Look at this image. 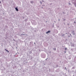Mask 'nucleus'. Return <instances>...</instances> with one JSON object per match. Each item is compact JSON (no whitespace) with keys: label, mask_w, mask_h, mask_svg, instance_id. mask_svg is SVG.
<instances>
[{"label":"nucleus","mask_w":76,"mask_h":76,"mask_svg":"<svg viewBox=\"0 0 76 76\" xmlns=\"http://www.w3.org/2000/svg\"><path fill=\"white\" fill-rule=\"evenodd\" d=\"M40 3L41 4L42 3V2L41 1H40Z\"/></svg>","instance_id":"obj_10"},{"label":"nucleus","mask_w":76,"mask_h":76,"mask_svg":"<svg viewBox=\"0 0 76 76\" xmlns=\"http://www.w3.org/2000/svg\"><path fill=\"white\" fill-rule=\"evenodd\" d=\"M0 3H1V1H0Z\"/></svg>","instance_id":"obj_16"},{"label":"nucleus","mask_w":76,"mask_h":76,"mask_svg":"<svg viewBox=\"0 0 76 76\" xmlns=\"http://www.w3.org/2000/svg\"><path fill=\"white\" fill-rule=\"evenodd\" d=\"M70 35H71V34H70Z\"/></svg>","instance_id":"obj_21"},{"label":"nucleus","mask_w":76,"mask_h":76,"mask_svg":"<svg viewBox=\"0 0 76 76\" xmlns=\"http://www.w3.org/2000/svg\"><path fill=\"white\" fill-rule=\"evenodd\" d=\"M72 69H73V67L72 68Z\"/></svg>","instance_id":"obj_22"},{"label":"nucleus","mask_w":76,"mask_h":76,"mask_svg":"<svg viewBox=\"0 0 76 76\" xmlns=\"http://www.w3.org/2000/svg\"><path fill=\"white\" fill-rule=\"evenodd\" d=\"M50 31H48V33H50Z\"/></svg>","instance_id":"obj_5"},{"label":"nucleus","mask_w":76,"mask_h":76,"mask_svg":"<svg viewBox=\"0 0 76 76\" xmlns=\"http://www.w3.org/2000/svg\"><path fill=\"white\" fill-rule=\"evenodd\" d=\"M54 26H53V27H54Z\"/></svg>","instance_id":"obj_23"},{"label":"nucleus","mask_w":76,"mask_h":76,"mask_svg":"<svg viewBox=\"0 0 76 76\" xmlns=\"http://www.w3.org/2000/svg\"><path fill=\"white\" fill-rule=\"evenodd\" d=\"M74 33H75V31H72V34H74Z\"/></svg>","instance_id":"obj_2"},{"label":"nucleus","mask_w":76,"mask_h":76,"mask_svg":"<svg viewBox=\"0 0 76 76\" xmlns=\"http://www.w3.org/2000/svg\"><path fill=\"white\" fill-rule=\"evenodd\" d=\"M7 51L8 53H9V51L8 50Z\"/></svg>","instance_id":"obj_14"},{"label":"nucleus","mask_w":76,"mask_h":76,"mask_svg":"<svg viewBox=\"0 0 76 76\" xmlns=\"http://www.w3.org/2000/svg\"><path fill=\"white\" fill-rule=\"evenodd\" d=\"M73 35H75V33H73Z\"/></svg>","instance_id":"obj_13"},{"label":"nucleus","mask_w":76,"mask_h":76,"mask_svg":"<svg viewBox=\"0 0 76 76\" xmlns=\"http://www.w3.org/2000/svg\"><path fill=\"white\" fill-rule=\"evenodd\" d=\"M69 5L70 4H69Z\"/></svg>","instance_id":"obj_18"},{"label":"nucleus","mask_w":76,"mask_h":76,"mask_svg":"<svg viewBox=\"0 0 76 76\" xmlns=\"http://www.w3.org/2000/svg\"><path fill=\"white\" fill-rule=\"evenodd\" d=\"M15 10H16V11H18V8H15Z\"/></svg>","instance_id":"obj_1"},{"label":"nucleus","mask_w":76,"mask_h":76,"mask_svg":"<svg viewBox=\"0 0 76 76\" xmlns=\"http://www.w3.org/2000/svg\"><path fill=\"white\" fill-rule=\"evenodd\" d=\"M53 50H54V51L56 50V48H53Z\"/></svg>","instance_id":"obj_3"},{"label":"nucleus","mask_w":76,"mask_h":76,"mask_svg":"<svg viewBox=\"0 0 76 76\" xmlns=\"http://www.w3.org/2000/svg\"><path fill=\"white\" fill-rule=\"evenodd\" d=\"M64 34H62L61 37H64Z\"/></svg>","instance_id":"obj_4"},{"label":"nucleus","mask_w":76,"mask_h":76,"mask_svg":"<svg viewBox=\"0 0 76 76\" xmlns=\"http://www.w3.org/2000/svg\"><path fill=\"white\" fill-rule=\"evenodd\" d=\"M54 22H56V21H54Z\"/></svg>","instance_id":"obj_19"},{"label":"nucleus","mask_w":76,"mask_h":76,"mask_svg":"<svg viewBox=\"0 0 76 76\" xmlns=\"http://www.w3.org/2000/svg\"><path fill=\"white\" fill-rule=\"evenodd\" d=\"M65 69H66V70H67V69H66V67H65Z\"/></svg>","instance_id":"obj_11"},{"label":"nucleus","mask_w":76,"mask_h":76,"mask_svg":"<svg viewBox=\"0 0 76 76\" xmlns=\"http://www.w3.org/2000/svg\"><path fill=\"white\" fill-rule=\"evenodd\" d=\"M49 72H51V69H49Z\"/></svg>","instance_id":"obj_7"},{"label":"nucleus","mask_w":76,"mask_h":76,"mask_svg":"<svg viewBox=\"0 0 76 76\" xmlns=\"http://www.w3.org/2000/svg\"><path fill=\"white\" fill-rule=\"evenodd\" d=\"M65 53H66V52L65 51Z\"/></svg>","instance_id":"obj_17"},{"label":"nucleus","mask_w":76,"mask_h":76,"mask_svg":"<svg viewBox=\"0 0 76 76\" xmlns=\"http://www.w3.org/2000/svg\"><path fill=\"white\" fill-rule=\"evenodd\" d=\"M67 48H65V50H67Z\"/></svg>","instance_id":"obj_6"},{"label":"nucleus","mask_w":76,"mask_h":76,"mask_svg":"<svg viewBox=\"0 0 76 76\" xmlns=\"http://www.w3.org/2000/svg\"><path fill=\"white\" fill-rule=\"evenodd\" d=\"M65 20H66V19H64V21H65Z\"/></svg>","instance_id":"obj_9"},{"label":"nucleus","mask_w":76,"mask_h":76,"mask_svg":"<svg viewBox=\"0 0 76 76\" xmlns=\"http://www.w3.org/2000/svg\"><path fill=\"white\" fill-rule=\"evenodd\" d=\"M58 20H59V21H60V19H58Z\"/></svg>","instance_id":"obj_15"},{"label":"nucleus","mask_w":76,"mask_h":76,"mask_svg":"<svg viewBox=\"0 0 76 76\" xmlns=\"http://www.w3.org/2000/svg\"><path fill=\"white\" fill-rule=\"evenodd\" d=\"M46 34H48V31H47V32H46Z\"/></svg>","instance_id":"obj_12"},{"label":"nucleus","mask_w":76,"mask_h":76,"mask_svg":"<svg viewBox=\"0 0 76 76\" xmlns=\"http://www.w3.org/2000/svg\"><path fill=\"white\" fill-rule=\"evenodd\" d=\"M73 76H74V75H73Z\"/></svg>","instance_id":"obj_24"},{"label":"nucleus","mask_w":76,"mask_h":76,"mask_svg":"<svg viewBox=\"0 0 76 76\" xmlns=\"http://www.w3.org/2000/svg\"><path fill=\"white\" fill-rule=\"evenodd\" d=\"M66 34H67V33H66Z\"/></svg>","instance_id":"obj_20"},{"label":"nucleus","mask_w":76,"mask_h":76,"mask_svg":"<svg viewBox=\"0 0 76 76\" xmlns=\"http://www.w3.org/2000/svg\"><path fill=\"white\" fill-rule=\"evenodd\" d=\"M5 50H6V51H8V50H6V49H5Z\"/></svg>","instance_id":"obj_8"}]
</instances>
